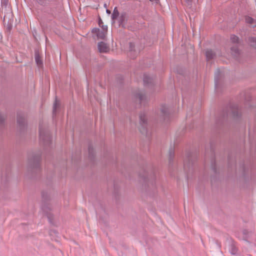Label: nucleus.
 <instances>
[{
    "label": "nucleus",
    "instance_id": "obj_1",
    "mask_svg": "<svg viewBox=\"0 0 256 256\" xmlns=\"http://www.w3.org/2000/svg\"><path fill=\"white\" fill-rule=\"evenodd\" d=\"M228 115H232L234 119H238L241 116V112L237 104H230L216 118V126L218 128L224 124Z\"/></svg>",
    "mask_w": 256,
    "mask_h": 256
},
{
    "label": "nucleus",
    "instance_id": "obj_2",
    "mask_svg": "<svg viewBox=\"0 0 256 256\" xmlns=\"http://www.w3.org/2000/svg\"><path fill=\"white\" fill-rule=\"evenodd\" d=\"M140 176L142 179L146 189L149 191L152 189V191L156 190V174L154 170H152L150 174L145 169H142V172H140Z\"/></svg>",
    "mask_w": 256,
    "mask_h": 256
},
{
    "label": "nucleus",
    "instance_id": "obj_3",
    "mask_svg": "<svg viewBox=\"0 0 256 256\" xmlns=\"http://www.w3.org/2000/svg\"><path fill=\"white\" fill-rule=\"evenodd\" d=\"M42 210L46 215L50 223H52L53 215L50 213L52 210V204L50 203V195L48 191H42Z\"/></svg>",
    "mask_w": 256,
    "mask_h": 256
},
{
    "label": "nucleus",
    "instance_id": "obj_4",
    "mask_svg": "<svg viewBox=\"0 0 256 256\" xmlns=\"http://www.w3.org/2000/svg\"><path fill=\"white\" fill-rule=\"evenodd\" d=\"M41 153L32 154L28 157V169L32 172L38 173L40 172Z\"/></svg>",
    "mask_w": 256,
    "mask_h": 256
},
{
    "label": "nucleus",
    "instance_id": "obj_5",
    "mask_svg": "<svg viewBox=\"0 0 256 256\" xmlns=\"http://www.w3.org/2000/svg\"><path fill=\"white\" fill-rule=\"evenodd\" d=\"M39 136L40 143L44 146H50L52 142V136L49 130L40 123L39 126Z\"/></svg>",
    "mask_w": 256,
    "mask_h": 256
},
{
    "label": "nucleus",
    "instance_id": "obj_6",
    "mask_svg": "<svg viewBox=\"0 0 256 256\" xmlns=\"http://www.w3.org/2000/svg\"><path fill=\"white\" fill-rule=\"evenodd\" d=\"M196 158L197 156L196 154H193L191 152L187 153L186 158L184 160V170L187 174L194 172Z\"/></svg>",
    "mask_w": 256,
    "mask_h": 256
},
{
    "label": "nucleus",
    "instance_id": "obj_7",
    "mask_svg": "<svg viewBox=\"0 0 256 256\" xmlns=\"http://www.w3.org/2000/svg\"><path fill=\"white\" fill-rule=\"evenodd\" d=\"M140 125L139 130L140 133L145 135L146 137L149 138L151 135V132L148 128V123L146 114L144 112H142L140 114Z\"/></svg>",
    "mask_w": 256,
    "mask_h": 256
},
{
    "label": "nucleus",
    "instance_id": "obj_8",
    "mask_svg": "<svg viewBox=\"0 0 256 256\" xmlns=\"http://www.w3.org/2000/svg\"><path fill=\"white\" fill-rule=\"evenodd\" d=\"M230 40L232 43L236 44V45L231 48V51L232 55L237 58L240 54L238 46L239 43V38L233 34L230 36Z\"/></svg>",
    "mask_w": 256,
    "mask_h": 256
},
{
    "label": "nucleus",
    "instance_id": "obj_9",
    "mask_svg": "<svg viewBox=\"0 0 256 256\" xmlns=\"http://www.w3.org/2000/svg\"><path fill=\"white\" fill-rule=\"evenodd\" d=\"M17 122L21 131H23L26 127V114L22 112H18L17 114Z\"/></svg>",
    "mask_w": 256,
    "mask_h": 256
},
{
    "label": "nucleus",
    "instance_id": "obj_10",
    "mask_svg": "<svg viewBox=\"0 0 256 256\" xmlns=\"http://www.w3.org/2000/svg\"><path fill=\"white\" fill-rule=\"evenodd\" d=\"M135 98L138 99L141 105L146 106L148 103V100L146 94L141 91H138L134 94Z\"/></svg>",
    "mask_w": 256,
    "mask_h": 256
},
{
    "label": "nucleus",
    "instance_id": "obj_11",
    "mask_svg": "<svg viewBox=\"0 0 256 256\" xmlns=\"http://www.w3.org/2000/svg\"><path fill=\"white\" fill-rule=\"evenodd\" d=\"M140 49L136 50V48L135 44L132 42L129 43V52L128 55L132 59H134L138 54L140 52Z\"/></svg>",
    "mask_w": 256,
    "mask_h": 256
},
{
    "label": "nucleus",
    "instance_id": "obj_12",
    "mask_svg": "<svg viewBox=\"0 0 256 256\" xmlns=\"http://www.w3.org/2000/svg\"><path fill=\"white\" fill-rule=\"evenodd\" d=\"M160 112L164 120L168 122L170 118V110L166 105H162L160 108Z\"/></svg>",
    "mask_w": 256,
    "mask_h": 256
},
{
    "label": "nucleus",
    "instance_id": "obj_13",
    "mask_svg": "<svg viewBox=\"0 0 256 256\" xmlns=\"http://www.w3.org/2000/svg\"><path fill=\"white\" fill-rule=\"evenodd\" d=\"M144 83L146 86H152L154 85V80L152 78L144 74Z\"/></svg>",
    "mask_w": 256,
    "mask_h": 256
},
{
    "label": "nucleus",
    "instance_id": "obj_14",
    "mask_svg": "<svg viewBox=\"0 0 256 256\" xmlns=\"http://www.w3.org/2000/svg\"><path fill=\"white\" fill-rule=\"evenodd\" d=\"M244 22L246 24L252 26L254 24H256L254 26H252V28H256V20L254 19L252 17L248 16L245 15L244 16Z\"/></svg>",
    "mask_w": 256,
    "mask_h": 256
},
{
    "label": "nucleus",
    "instance_id": "obj_15",
    "mask_svg": "<svg viewBox=\"0 0 256 256\" xmlns=\"http://www.w3.org/2000/svg\"><path fill=\"white\" fill-rule=\"evenodd\" d=\"M98 48L100 52H106L109 50V47L103 42H98Z\"/></svg>",
    "mask_w": 256,
    "mask_h": 256
},
{
    "label": "nucleus",
    "instance_id": "obj_16",
    "mask_svg": "<svg viewBox=\"0 0 256 256\" xmlns=\"http://www.w3.org/2000/svg\"><path fill=\"white\" fill-rule=\"evenodd\" d=\"M221 78V72L219 69L217 70L214 74V83L216 89L219 86L220 80Z\"/></svg>",
    "mask_w": 256,
    "mask_h": 256
},
{
    "label": "nucleus",
    "instance_id": "obj_17",
    "mask_svg": "<svg viewBox=\"0 0 256 256\" xmlns=\"http://www.w3.org/2000/svg\"><path fill=\"white\" fill-rule=\"evenodd\" d=\"M88 158L90 160H93L95 156L94 150L91 144L88 145Z\"/></svg>",
    "mask_w": 256,
    "mask_h": 256
},
{
    "label": "nucleus",
    "instance_id": "obj_18",
    "mask_svg": "<svg viewBox=\"0 0 256 256\" xmlns=\"http://www.w3.org/2000/svg\"><path fill=\"white\" fill-rule=\"evenodd\" d=\"M126 19V14L124 12L121 14L120 18H119V24L120 26L124 28L125 25H124V22Z\"/></svg>",
    "mask_w": 256,
    "mask_h": 256
},
{
    "label": "nucleus",
    "instance_id": "obj_19",
    "mask_svg": "<svg viewBox=\"0 0 256 256\" xmlns=\"http://www.w3.org/2000/svg\"><path fill=\"white\" fill-rule=\"evenodd\" d=\"M60 107V103L59 101L56 98L54 102V104L53 106V110H52V116L54 118L56 116V110Z\"/></svg>",
    "mask_w": 256,
    "mask_h": 256
},
{
    "label": "nucleus",
    "instance_id": "obj_20",
    "mask_svg": "<svg viewBox=\"0 0 256 256\" xmlns=\"http://www.w3.org/2000/svg\"><path fill=\"white\" fill-rule=\"evenodd\" d=\"M35 60L38 66H42L43 65L42 60V58L40 56L38 52H35Z\"/></svg>",
    "mask_w": 256,
    "mask_h": 256
},
{
    "label": "nucleus",
    "instance_id": "obj_21",
    "mask_svg": "<svg viewBox=\"0 0 256 256\" xmlns=\"http://www.w3.org/2000/svg\"><path fill=\"white\" fill-rule=\"evenodd\" d=\"M174 158V150L172 147H171L169 150V164L170 165L172 164Z\"/></svg>",
    "mask_w": 256,
    "mask_h": 256
},
{
    "label": "nucleus",
    "instance_id": "obj_22",
    "mask_svg": "<svg viewBox=\"0 0 256 256\" xmlns=\"http://www.w3.org/2000/svg\"><path fill=\"white\" fill-rule=\"evenodd\" d=\"M206 56L207 60H210L214 58L215 54L212 50H208L206 52Z\"/></svg>",
    "mask_w": 256,
    "mask_h": 256
},
{
    "label": "nucleus",
    "instance_id": "obj_23",
    "mask_svg": "<svg viewBox=\"0 0 256 256\" xmlns=\"http://www.w3.org/2000/svg\"><path fill=\"white\" fill-rule=\"evenodd\" d=\"M248 42L251 46L256 49V38L250 37L248 38Z\"/></svg>",
    "mask_w": 256,
    "mask_h": 256
},
{
    "label": "nucleus",
    "instance_id": "obj_24",
    "mask_svg": "<svg viewBox=\"0 0 256 256\" xmlns=\"http://www.w3.org/2000/svg\"><path fill=\"white\" fill-rule=\"evenodd\" d=\"M211 166L212 170L214 173H216V160L214 156H212L211 160Z\"/></svg>",
    "mask_w": 256,
    "mask_h": 256
},
{
    "label": "nucleus",
    "instance_id": "obj_25",
    "mask_svg": "<svg viewBox=\"0 0 256 256\" xmlns=\"http://www.w3.org/2000/svg\"><path fill=\"white\" fill-rule=\"evenodd\" d=\"M98 24L99 26L102 28L104 32H107L108 26H106L104 25L102 20L100 18L98 19Z\"/></svg>",
    "mask_w": 256,
    "mask_h": 256
},
{
    "label": "nucleus",
    "instance_id": "obj_26",
    "mask_svg": "<svg viewBox=\"0 0 256 256\" xmlns=\"http://www.w3.org/2000/svg\"><path fill=\"white\" fill-rule=\"evenodd\" d=\"M119 16V12L116 7H115L112 15V18L113 20H116Z\"/></svg>",
    "mask_w": 256,
    "mask_h": 256
},
{
    "label": "nucleus",
    "instance_id": "obj_27",
    "mask_svg": "<svg viewBox=\"0 0 256 256\" xmlns=\"http://www.w3.org/2000/svg\"><path fill=\"white\" fill-rule=\"evenodd\" d=\"M5 118L1 113H0V125L2 126L4 124Z\"/></svg>",
    "mask_w": 256,
    "mask_h": 256
},
{
    "label": "nucleus",
    "instance_id": "obj_28",
    "mask_svg": "<svg viewBox=\"0 0 256 256\" xmlns=\"http://www.w3.org/2000/svg\"><path fill=\"white\" fill-rule=\"evenodd\" d=\"M236 252H237V249L236 248L234 247V246H232V250H231V253L232 254H236Z\"/></svg>",
    "mask_w": 256,
    "mask_h": 256
},
{
    "label": "nucleus",
    "instance_id": "obj_29",
    "mask_svg": "<svg viewBox=\"0 0 256 256\" xmlns=\"http://www.w3.org/2000/svg\"><path fill=\"white\" fill-rule=\"evenodd\" d=\"M98 36L99 37V38H104V32H100L98 34H97Z\"/></svg>",
    "mask_w": 256,
    "mask_h": 256
},
{
    "label": "nucleus",
    "instance_id": "obj_30",
    "mask_svg": "<svg viewBox=\"0 0 256 256\" xmlns=\"http://www.w3.org/2000/svg\"><path fill=\"white\" fill-rule=\"evenodd\" d=\"M100 32V30L99 28H94L92 30V32L93 33H96L97 34H98Z\"/></svg>",
    "mask_w": 256,
    "mask_h": 256
},
{
    "label": "nucleus",
    "instance_id": "obj_31",
    "mask_svg": "<svg viewBox=\"0 0 256 256\" xmlns=\"http://www.w3.org/2000/svg\"><path fill=\"white\" fill-rule=\"evenodd\" d=\"M9 1H1L2 5L6 6Z\"/></svg>",
    "mask_w": 256,
    "mask_h": 256
},
{
    "label": "nucleus",
    "instance_id": "obj_32",
    "mask_svg": "<svg viewBox=\"0 0 256 256\" xmlns=\"http://www.w3.org/2000/svg\"><path fill=\"white\" fill-rule=\"evenodd\" d=\"M12 28V26L10 24V26H8L7 29L8 31H10Z\"/></svg>",
    "mask_w": 256,
    "mask_h": 256
},
{
    "label": "nucleus",
    "instance_id": "obj_33",
    "mask_svg": "<svg viewBox=\"0 0 256 256\" xmlns=\"http://www.w3.org/2000/svg\"><path fill=\"white\" fill-rule=\"evenodd\" d=\"M106 12L108 13V14H110V11L108 10H106Z\"/></svg>",
    "mask_w": 256,
    "mask_h": 256
},
{
    "label": "nucleus",
    "instance_id": "obj_34",
    "mask_svg": "<svg viewBox=\"0 0 256 256\" xmlns=\"http://www.w3.org/2000/svg\"><path fill=\"white\" fill-rule=\"evenodd\" d=\"M211 151H212V154L213 155L214 151H213V150L212 149V148H211Z\"/></svg>",
    "mask_w": 256,
    "mask_h": 256
},
{
    "label": "nucleus",
    "instance_id": "obj_35",
    "mask_svg": "<svg viewBox=\"0 0 256 256\" xmlns=\"http://www.w3.org/2000/svg\"><path fill=\"white\" fill-rule=\"evenodd\" d=\"M188 2H192V1H190V0H188V1H187Z\"/></svg>",
    "mask_w": 256,
    "mask_h": 256
}]
</instances>
